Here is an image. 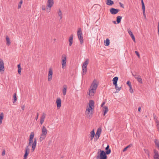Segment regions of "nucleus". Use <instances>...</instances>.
<instances>
[{
  "mask_svg": "<svg viewBox=\"0 0 159 159\" xmlns=\"http://www.w3.org/2000/svg\"><path fill=\"white\" fill-rule=\"evenodd\" d=\"M34 136V133L33 132H32L30 136L28 145L25 147V152L24 156V159H27V157L29 152L30 149L28 148L29 146H30L31 145V150L32 152H34L35 150L36 146L37 139L36 138H34V141L33 142Z\"/></svg>",
  "mask_w": 159,
  "mask_h": 159,
  "instance_id": "f257e3e1",
  "label": "nucleus"
},
{
  "mask_svg": "<svg viewBox=\"0 0 159 159\" xmlns=\"http://www.w3.org/2000/svg\"><path fill=\"white\" fill-rule=\"evenodd\" d=\"M105 152L103 150L100 149L98 150V155L96 157L97 159H107V155H108L111 153V150L109 148V146L107 145V147L105 148Z\"/></svg>",
  "mask_w": 159,
  "mask_h": 159,
  "instance_id": "f03ea898",
  "label": "nucleus"
},
{
  "mask_svg": "<svg viewBox=\"0 0 159 159\" xmlns=\"http://www.w3.org/2000/svg\"><path fill=\"white\" fill-rule=\"evenodd\" d=\"M47 134V130L44 126H43L42 129V133L39 138L40 142L42 141L46 137Z\"/></svg>",
  "mask_w": 159,
  "mask_h": 159,
  "instance_id": "7ed1b4c3",
  "label": "nucleus"
},
{
  "mask_svg": "<svg viewBox=\"0 0 159 159\" xmlns=\"http://www.w3.org/2000/svg\"><path fill=\"white\" fill-rule=\"evenodd\" d=\"M89 63V59H87L86 61L83 63L82 68L83 72L82 73V75H85L87 72V66Z\"/></svg>",
  "mask_w": 159,
  "mask_h": 159,
  "instance_id": "20e7f679",
  "label": "nucleus"
},
{
  "mask_svg": "<svg viewBox=\"0 0 159 159\" xmlns=\"http://www.w3.org/2000/svg\"><path fill=\"white\" fill-rule=\"evenodd\" d=\"M83 33L81 30V28H78L77 31V35L78 38L80 40V43L82 44L84 42V40L83 37L82 36Z\"/></svg>",
  "mask_w": 159,
  "mask_h": 159,
  "instance_id": "39448f33",
  "label": "nucleus"
},
{
  "mask_svg": "<svg viewBox=\"0 0 159 159\" xmlns=\"http://www.w3.org/2000/svg\"><path fill=\"white\" fill-rule=\"evenodd\" d=\"M93 109L90 108H87L85 111L86 116L89 118H91L93 114V112L92 111Z\"/></svg>",
  "mask_w": 159,
  "mask_h": 159,
  "instance_id": "423d86ee",
  "label": "nucleus"
},
{
  "mask_svg": "<svg viewBox=\"0 0 159 159\" xmlns=\"http://www.w3.org/2000/svg\"><path fill=\"white\" fill-rule=\"evenodd\" d=\"M61 59L62 60V67L63 69H64V67L66 66V55L65 54H62L61 56Z\"/></svg>",
  "mask_w": 159,
  "mask_h": 159,
  "instance_id": "0eeeda50",
  "label": "nucleus"
},
{
  "mask_svg": "<svg viewBox=\"0 0 159 159\" xmlns=\"http://www.w3.org/2000/svg\"><path fill=\"white\" fill-rule=\"evenodd\" d=\"M118 80V77L117 76H116L113 78L112 80V81L113 84L115 86V89H116V90H118L119 91L121 89V87H117V82Z\"/></svg>",
  "mask_w": 159,
  "mask_h": 159,
  "instance_id": "6e6552de",
  "label": "nucleus"
},
{
  "mask_svg": "<svg viewBox=\"0 0 159 159\" xmlns=\"http://www.w3.org/2000/svg\"><path fill=\"white\" fill-rule=\"evenodd\" d=\"M98 85V82L97 80L94 79L92 83V84L90 87V89H92V90L93 89L96 90Z\"/></svg>",
  "mask_w": 159,
  "mask_h": 159,
  "instance_id": "1a4fd4ad",
  "label": "nucleus"
},
{
  "mask_svg": "<svg viewBox=\"0 0 159 159\" xmlns=\"http://www.w3.org/2000/svg\"><path fill=\"white\" fill-rule=\"evenodd\" d=\"M120 11V10L117 9H115L113 8H111L110 10V11L111 14L113 15H115L117 14Z\"/></svg>",
  "mask_w": 159,
  "mask_h": 159,
  "instance_id": "9d476101",
  "label": "nucleus"
},
{
  "mask_svg": "<svg viewBox=\"0 0 159 159\" xmlns=\"http://www.w3.org/2000/svg\"><path fill=\"white\" fill-rule=\"evenodd\" d=\"M52 70L51 68H50L48 71V81H50L52 78Z\"/></svg>",
  "mask_w": 159,
  "mask_h": 159,
  "instance_id": "9b49d317",
  "label": "nucleus"
},
{
  "mask_svg": "<svg viewBox=\"0 0 159 159\" xmlns=\"http://www.w3.org/2000/svg\"><path fill=\"white\" fill-rule=\"evenodd\" d=\"M4 62L2 59H0V72L4 71Z\"/></svg>",
  "mask_w": 159,
  "mask_h": 159,
  "instance_id": "f8f14e48",
  "label": "nucleus"
},
{
  "mask_svg": "<svg viewBox=\"0 0 159 159\" xmlns=\"http://www.w3.org/2000/svg\"><path fill=\"white\" fill-rule=\"evenodd\" d=\"M56 103L57 104V109H59L61 106V100L59 98H57L56 101Z\"/></svg>",
  "mask_w": 159,
  "mask_h": 159,
  "instance_id": "ddd939ff",
  "label": "nucleus"
},
{
  "mask_svg": "<svg viewBox=\"0 0 159 159\" xmlns=\"http://www.w3.org/2000/svg\"><path fill=\"white\" fill-rule=\"evenodd\" d=\"M94 101L93 100H90L89 103V107H88L87 108L93 109L94 108Z\"/></svg>",
  "mask_w": 159,
  "mask_h": 159,
  "instance_id": "4468645a",
  "label": "nucleus"
},
{
  "mask_svg": "<svg viewBox=\"0 0 159 159\" xmlns=\"http://www.w3.org/2000/svg\"><path fill=\"white\" fill-rule=\"evenodd\" d=\"M47 3L48 4L47 6L51 10V7L53 6L54 4L53 0H48Z\"/></svg>",
  "mask_w": 159,
  "mask_h": 159,
  "instance_id": "2eb2a0df",
  "label": "nucleus"
},
{
  "mask_svg": "<svg viewBox=\"0 0 159 159\" xmlns=\"http://www.w3.org/2000/svg\"><path fill=\"white\" fill-rule=\"evenodd\" d=\"M128 31L129 34L131 38L133 40V41L135 42V39L134 35H133L132 32L129 29H128Z\"/></svg>",
  "mask_w": 159,
  "mask_h": 159,
  "instance_id": "dca6fc26",
  "label": "nucleus"
},
{
  "mask_svg": "<svg viewBox=\"0 0 159 159\" xmlns=\"http://www.w3.org/2000/svg\"><path fill=\"white\" fill-rule=\"evenodd\" d=\"M154 152L155 153L153 156L154 159H159V154H158V152L154 149Z\"/></svg>",
  "mask_w": 159,
  "mask_h": 159,
  "instance_id": "f3484780",
  "label": "nucleus"
},
{
  "mask_svg": "<svg viewBox=\"0 0 159 159\" xmlns=\"http://www.w3.org/2000/svg\"><path fill=\"white\" fill-rule=\"evenodd\" d=\"M96 92V90L93 89V90H92V89H89V93H89L90 96H93L94 95V93Z\"/></svg>",
  "mask_w": 159,
  "mask_h": 159,
  "instance_id": "a211bd4d",
  "label": "nucleus"
},
{
  "mask_svg": "<svg viewBox=\"0 0 159 159\" xmlns=\"http://www.w3.org/2000/svg\"><path fill=\"white\" fill-rule=\"evenodd\" d=\"M62 93L63 95L65 96L66 95L67 89V86L66 85H64L63 87Z\"/></svg>",
  "mask_w": 159,
  "mask_h": 159,
  "instance_id": "6ab92c4d",
  "label": "nucleus"
},
{
  "mask_svg": "<svg viewBox=\"0 0 159 159\" xmlns=\"http://www.w3.org/2000/svg\"><path fill=\"white\" fill-rule=\"evenodd\" d=\"M108 111V107L107 106H104L103 108V115L105 116V114Z\"/></svg>",
  "mask_w": 159,
  "mask_h": 159,
  "instance_id": "aec40b11",
  "label": "nucleus"
},
{
  "mask_svg": "<svg viewBox=\"0 0 159 159\" xmlns=\"http://www.w3.org/2000/svg\"><path fill=\"white\" fill-rule=\"evenodd\" d=\"M102 131V129L101 127H99L96 133V136H98V137H99Z\"/></svg>",
  "mask_w": 159,
  "mask_h": 159,
  "instance_id": "412c9836",
  "label": "nucleus"
},
{
  "mask_svg": "<svg viewBox=\"0 0 159 159\" xmlns=\"http://www.w3.org/2000/svg\"><path fill=\"white\" fill-rule=\"evenodd\" d=\"M106 3L108 6H111L114 4V2L111 0H107Z\"/></svg>",
  "mask_w": 159,
  "mask_h": 159,
  "instance_id": "4be33fe9",
  "label": "nucleus"
},
{
  "mask_svg": "<svg viewBox=\"0 0 159 159\" xmlns=\"http://www.w3.org/2000/svg\"><path fill=\"white\" fill-rule=\"evenodd\" d=\"M42 9L43 10H46V11L47 12H49L51 10L47 6L46 7H45L44 5H42Z\"/></svg>",
  "mask_w": 159,
  "mask_h": 159,
  "instance_id": "5701e85b",
  "label": "nucleus"
},
{
  "mask_svg": "<svg viewBox=\"0 0 159 159\" xmlns=\"http://www.w3.org/2000/svg\"><path fill=\"white\" fill-rule=\"evenodd\" d=\"M73 37V34H71L70 35V36L69 39V45L70 46H71L72 45V43Z\"/></svg>",
  "mask_w": 159,
  "mask_h": 159,
  "instance_id": "b1692460",
  "label": "nucleus"
},
{
  "mask_svg": "<svg viewBox=\"0 0 159 159\" xmlns=\"http://www.w3.org/2000/svg\"><path fill=\"white\" fill-rule=\"evenodd\" d=\"M45 118V115L44 113L41 117L40 123L41 125H42L44 122V119Z\"/></svg>",
  "mask_w": 159,
  "mask_h": 159,
  "instance_id": "393cba45",
  "label": "nucleus"
},
{
  "mask_svg": "<svg viewBox=\"0 0 159 159\" xmlns=\"http://www.w3.org/2000/svg\"><path fill=\"white\" fill-rule=\"evenodd\" d=\"M122 17L120 16H118L116 17L117 24L120 23L121 21Z\"/></svg>",
  "mask_w": 159,
  "mask_h": 159,
  "instance_id": "a878e982",
  "label": "nucleus"
},
{
  "mask_svg": "<svg viewBox=\"0 0 159 159\" xmlns=\"http://www.w3.org/2000/svg\"><path fill=\"white\" fill-rule=\"evenodd\" d=\"M104 43L105 45L106 46H108L109 45L110 42V40L109 39H107L106 40L104 41Z\"/></svg>",
  "mask_w": 159,
  "mask_h": 159,
  "instance_id": "bb28decb",
  "label": "nucleus"
},
{
  "mask_svg": "<svg viewBox=\"0 0 159 159\" xmlns=\"http://www.w3.org/2000/svg\"><path fill=\"white\" fill-rule=\"evenodd\" d=\"M90 134H91L90 136L91 137V140H93V138L94 136L95 135V131H94V129L91 131V132L90 133Z\"/></svg>",
  "mask_w": 159,
  "mask_h": 159,
  "instance_id": "cd10ccee",
  "label": "nucleus"
},
{
  "mask_svg": "<svg viewBox=\"0 0 159 159\" xmlns=\"http://www.w3.org/2000/svg\"><path fill=\"white\" fill-rule=\"evenodd\" d=\"M136 79L139 83L141 84H143L142 80L140 76L139 77H136Z\"/></svg>",
  "mask_w": 159,
  "mask_h": 159,
  "instance_id": "c85d7f7f",
  "label": "nucleus"
},
{
  "mask_svg": "<svg viewBox=\"0 0 159 159\" xmlns=\"http://www.w3.org/2000/svg\"><path fill=\"white\" fill-rule=\"evenodd\" d=\"M4 114L2 112L0 114V125L2 123V121L3 118Z\"/></svg>",
  "mask_w": 159,
  "mask_h": 159,
  "instance_id": "c756f323",
  "label": "nucleus"
},
{
  "mask_svg": "<svg viewBox=\"0 0 159 159\" xmlns=\"http://www.w3.org/2000/svg\"><path fill=\"white\" fill-rule=\"evenodd\" d=\"M154 142L156 145L157 147L159 149V141L157 139H156L155 140Z\"/></svg>",
  "mask_w": 159,
  "mask_h": 159,
  "instance_id": "7c9ffc66",
  "label": "nucleus"
},
{
  "mask_svg": "<svg viewBox=\"0 0 159 159\" xmlns=\"http://www.w3.org/2000/svg\"><path fill=\"white\" fill-rule=\"evenodd\" d=\"M6 40L7 41V44L8 46H9L10 43L11 42L10 39L8 36H7L6 37Z\"/></svg>",
  "mask_w": 159,
  "mask_h": 159,
  "instance_id": "2f4dec72",
  "label": "nucleus"
},
{
  "mask_svg": "<svg viewBox=\"0 0 159 159\" xmlns=\"http://www.w3.org/2000/svg\"><path fill=\"white\" fill-rule=\"evenodd\" d=\"M13 103H14L16 102L17 101V97H16V93H15L13 95Z\"/></svg>",
  "mask_w": 159,
  "mask_h": 159,
  "instance_id": "473e14b6",
  "label": "nucleus"
},
{
  "mask_svg": "<svg viewBox=\"0 0 159 159\" xmlns=\"http://www.w3.org/2000/svg\"><path fill=\"white\" fill-rule=\"evenodd\" d=\"M57 13L58 16L60 17V19H62V13L60 9H59Z\"/></svg>",
  "mask_w": 159,
  "mask_h": 159,
  "instance_id": "72a5a7b5",
  "label": "nucleus"
},
{
  "mask_svg": "<svg viewBox=\"0 0 159 159\" xmlns=\"http://www.w3.org/2000/svg\"><path fill=\"white\" fill-rule=\"evenodd\" d=\"M144 150L145 152V153L147 154L148 156V157H149L150 156L149 152L148 150L147 149H144Z\"/></svg>",
  "mask_w": 159,
  "mask_h": 159,
  "instance_id": "f704fd0d",
  "label": "nucleus"
},
{
  "mask_svg": "<svg viewBox=\"0 0 159 159\" xmlns=\"http://www.w3.org/2000/svg\"><path fill=\"white\" fill-rule=\"evenodd\" d=\"M22 3H23V0H20V1L19 2L18 5V9L20 8H21V5H22Z\"/></svg>",
  "mask_w": 159,
  "mask_h": 159,
  "instance_id": "c9c22d12",
  "label": "nucleus"
},
{
  "mask_svg": "<svg viewBox=\"0 0 159 159\" xmlns=\"http://www.w3.org/2000/svg\"><path fill=\"white\" fill-rule=\"evenodd\" d=\"M142 8V9H143V15L144 16V18L146 19V14H145V7H143V8Z\"/></svg>",
  "mask_w": 159,
  "mask_h": 159,
  "instance_id": "e433bc0d",
  "label": "nucleus"
},
{
  "mask_svg": "<svg viewBox=\"0 0 159 159\" xmlns=\"http://www.w3.org/2000/svg\"><path fill=\"white\" fill-rule=\"evenodd\" d=\"M132 74L133 76H134L135 79L136 77H139L140 76V75H139L137 73H136L135 75L133 74V73H132Z\"/></svg>",
  "mask_w": 159,
  "mask_h": 159,
  "instance_id": "4c0bfd02",
  "label": "nucleus"
},
{
  "mask_svg": "<svg viewBox=\"0 0 159 159\" xmlns=\"http://www.w3.org/2000/svg\"><path fill=\"white\" fill-rule=\"evenodd\" d=\"M135 53L136 54V55L138 56V57L139 58H140V55H139V52L137 51H135Z\"/></svg>",
  "mask_w": 159,
  "mask_h": 159,
  "instance_id": "58836bf2",
  "label": "nucleus"
},
{
  "mask_svg": "<svg viewBox=\"0 0 159 159\" xmlns=\"http://www.w3.org/2000/svg\"><path fill=\"white\" fill-rule=\"evenodd\" d=\"M141 1L142 5V8H143V7H145L144 4L143 2V0H141Z\"/></svg>",
  "mask_w": 159,
  "mask_h": 159,
  "instance_id": "ea45409f",
  "label": "nucleus"
},
{
  "mask_svg": "<svg viewBox=\"0 0 159 159\" xmlns=\"http://www.w3.org/2000/svg\"><path fill=\"white\" fill-rule=\"evenodd\" d=\"M153 117H154V120L155 121L157 120V116L156 115H155L154 114H153Z\"/></svg>",
  "mask_w": 159,
  "mask_h": 159,
  "instance_id": "a19ab883",
  "label": "nucleus"
},
{
  "mask_svg": "<svg viewBox=\"0 0 159 159\" xmlns=\"http://www.w3.org/2000/svg\"><path fill=\"white\" fill-rule=\"evenodd\" d=\"M119 3L121 7L123 8H124V5L123 4H122L121 2H120Z\"/></svg>",
  "mask_w": 159,
  "mask_h": 159,
  "instance_id": "79ce46f5",
  "label": "nucleus"
},
{
  "mask_svg": "<svg viewBox=\"0 0 159 159\" xmlns=\"http://www.w3.org/2000/svg\"><path fill=\"white\" fill-rule=\"evenodd\" d=\"M21 68H18V72L19 74H20V73L21 72Z\"/></svg>",
  "mask_w": 159,
  "mask_h": 159,
  "instance_id": "37998d69",
  "label": "nucleus"
},
{
  "mask_svg": "<svg viewBox=\"0 0 159 159\" xmlns=\"http://www.w3.org/2000/svg\"><path fill=\"white\" fill-rule=\"evenodd\" d=\"M39 113L37 112V116H36V117H35V119L36 120H37V119H38V117H39Z\"/></svg>",
  "mask_w": 159,
  "mask_h": 159,
  "instance_id": "c03bdc74",
  "label": "nucleus"
},
{
  "mask_svg": "<svg viewBox=\"0 0 159 159\" xmlns=\"http://www.w3.org/2000/svg\"><path fill=\"white\" fill-rule=\"evenodd\" d=\"M99 137H98V136L96 135H95V137L94 138V140L96 139V140H97L99 138Z\"/></svg>",
  "mask_w": 159,
  "mask_h": 159,
  "instance_id": "a18cd8bd",
  "label": "nucleus"
},
{
  "mask_svg": "<svg viewBox=\"0 0 159 159\" xmlns=\"http://www.w3.org/2000/svg\"><path fill=\"white\" fill-rule=\"evenodd\" d=\"M126 84L129 86V85H131V83L129 81H128L127 82V83Z\"/></svg>",
  "mask_w": 159,
  "mask_h": 159,
  "instance_id": "49530a36",
  "label": "nucleus"
},
{
  "mask_svg": "<svg viewBox=\"0 0 159 159\" xmlns=\"http://www.w3.org/2000/svg\"><path fill=\"white\" fill-rule=\"evenodd\" d=\"M132 146V144H130L128 145V146H127L126 147L127 148H129L130 147H131Z\"/></svg>",
  "mask_w": 159,
  "mask_h": 159,
  "instance_id": "de8ad7c7",
  "label": "nucleus"
},
{
  "mask_svg": "<svg viewBox=\"0 0 159 159\" xmlns=\"http://www.w3.org/2000/svg\"><path fill=\"white\" fill-rule=\"evenodd\" d=\"M5 150H4L2 152V156H4L5 155Z\"/></svg>",
  "mask_w": 159,
  "mask_h": 159,
  "instance_id": "09e8293b",
  "label": "nucleus"
},
{
  "mask_svg": "<svg viewBox=\"0 0 159 159\" xmlns=\"http://www.w3.org/2000/svg\"><path fill=\"white\" fill-rule=\"evenodd\" d=\"M158 33L159 36V22L158 23Z\"/></svg>",
  "mask_w": 159,
  "mask_h": 159,
  "instance_id": "8fccbe9b",
  "label": "nucleus"
},
{
  "mask_svg": "<svg viewBox=\"0 0 159 159\" xmlns=\"http://www.w3.org/2000/svg\"><path fill=\"white\" fill-rule=\"evenodd\" d=\"M129 91L131 93H132L133 92V91L132 88H129Z\"/></svg>",
  "mask_w": 159,
  "mask_h": 159,
  "instance_id": "3c124183",
  "label": "nucleus"
},
{
  "mask_svg": "<svg viewBox=\"0 0 159 159\" xmlns=\"http://www.w3.org/2000/svg\"><path fill=\"white\" fill-rule=\"evenodd\" d=\"M105 102H103L102 103V104H101V107H102L103 108V105L105 104Z\"/></svg>",
  "mask_w": 159,
  "mask_h": 159,
  "instance_id": "603ef678",
  "label": "nucleus"
},
{
  "mask_svg": "<svg viewBox=\"0 0 159 159\" xmlns=\"http://www.w3.org/2000/svg\"><path fill=\"white\" fill-rule=\"evenodd\" d=\"M128 148L126 147H125L123 150V152H124Z\"/></svg>",
  "mask_w": 159,
  "mask_h": 159,
  "instance_id": "864d4df0",
  "label": "nucleus"
},
{
  "mask_svg": "<svg viewBox=\"0 0 159 159\" xmlns=\"http://www.w3.org/2000/svg\"><path fill=\"white\" fill-rule=\"evenodd\" d=\"M24 108H25V105H23V106H22L21 107V109H22V110H24Z\"/></svg>",
  "mask_w": 159,
  "mask_h": 159,
  "instance_id": "5fc2aeb1",
  "label": "nucleus"
},
{
  "mask_svg": "<svg viewBox=\"0 0 159 159\" xmlns=\"http://www.w3.org/2000/svg\"><path fill=\"white\" fill-rule=\"evenodd\" d=\"M141 107H139L138 108V111L139 112H140L141 111Z\"/></svg>",
  "mask_w": 159,
  "mask_h": 159,
  "instance_id": "6e6d98bb",
  "label": "nucleus"
},
{
  "mask_svg": "<svg viewBox=\"0 0 159 159\" xmlns=\"http://www.w3.org/2000/svg\"><path fill=\"white\" fill-rule=\"evenodd\" d=\"M17 67H18V68H21L20 64H19L18 65Z\"/></svg>",
  "mask_w": 159,
  "mask_h": 159,
  "instance_id": "4d7b16f0",
  "label": "nucleus"
},
{
  "mask_svg": "<svg viewBox=\"0 0 159 159\" xmlns=\"http://www.w3.org/2000/svg\"><path fill=\"white\" fill-rule=\"evenodd\" d=\"M157 129L159 128V124H157Z\"/></svg>",
  "mask_w": 159,
  "mask_h": 159,
  "instance_id": "13d9d810",
  "label": "nucleus"
},
{
  "mask_svg": "<svg viewBox=\"0 0 159 159\" xmlns=\"http://www.w3.org/2000/svg\"><path fill=\"white\" fill-rule=\"evenodd\" d=\"M155 122L157 124H159V121H158V120H157L155 121Z\"/></svg>",
  "mask_w": 159,
  "mask_h": 159,
  "instance_id": "bf43d9fd",
  "label": "nucleus"
},
{
  "mask_svg": "<svg viewBox=\"0 0 159 159\" xmlns=\"http://www.w3.org/2000/svg\"><path fill=\"white\" fill-rule=\"evenodd\" d=\"M112 22L114 24H117L116 23V22L115 21H113Z\"/></svg>",
  "mask_w": 159,
  "mask_h": 159,
  "instance_id": "052dcab7",
  "label": "nucleus"
},
{
  "mask_svg": "<svg viewBox=\"0 0 159 159\" xmlns=\"http://www.w3.org/2000/svg\"><path fill=\"white\" fill-rule=\"evenodd\" d=\"M129 88H132V86H131V84L130 85H129Z\"/></svg>",
  "mask_w": 159,
  "mask_h": 159,
  "instance_id": "680f3d73",
  "label": "nucleus"
}]
</instances>
